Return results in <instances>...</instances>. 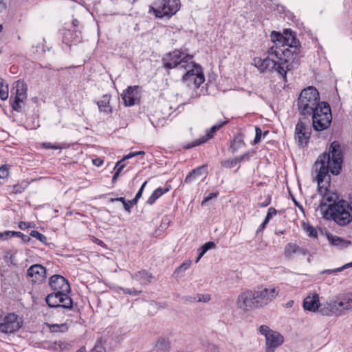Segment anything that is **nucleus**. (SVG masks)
Instances as JSON below:
<instances>
[{"instance_id":"473e14b6","label":"nucleus","mask_w":352,"mask_h":352,"mask_svg":"<svg viewBox=\"0 0 352 352\" xmlns=\"http://www.w3.org/2000/svg\"><path fill=\"white\" fill-rule=\"evenodd\" d=\"M8 98V85L5 84L4 80L0 77V98L6 100Z\"/></svg>"},{"instance_id":"c03bdc74","label":"nucleus","mask_w":352,"mask_h":352,"mask_svg":"<svg viewBox=\"0 0 352 352\" xmlns=\"http://www.w3.org/2000/svg\"><path fill=\"white\" fill-rule=\"evenodd\" d=\"M42 147L46 149H61L63 147L60 144H54L51 142H43Z\"/></svg>"},{"instance_id":"bf43d9fd","label":"nucleus","mask_w":352,"mask_h":352,"mask_svg":"<svg viewBox=\"0 0 352 352\" xmlns=\"http://www.w3.org/2000/svg\"><path fill=\"white\" fill-rule=\"evenodd\" d=\"M343 270V267H338L335 270H325L322 272V274H332L333 272H341Z\"/></svg>"},{"instance_id":"864d4df0","label":"nucleus","mask_w":352,"mask_h":352,"mask_svg":"<svg viewBox=\"0 0 352 352\" xmlns=\"http://www.w3.org/2000/svg\"><path fill=\"white\" fill-rule=\"evenodd\" d=\"M166 345L167 341L163 338L159 339L156 343V346L160 349H162L164 347H166Z\"/></svg>"},{"instance_id":"79ce46f5","label":"nucleus","mask_w":352,"mask_h":352,"mask_svg":"<svg viewBox=\"0 0 352 352\" xmlns=\"http://www.w3.org/2000/svg\"><path fill=\"white\" fill-rule=\"evenodd\" d=\"M199 169H193L192 170L186 177L185 182L186 183H191L192 181H194L196 178V172H198Z\"/></svg>"},{"instance_id":"dca6fc26","label":"nucleus","mask_w":352,"mask_h":352,"mask_svg":"<svg viewBox=\"0 0 352 352\" xmlns=\"http://www.w3.org/2000/svg\"><path fill=\"white\" fill-rule=\"evenodd\" d=\"M49 285L54 292H71L70 285L67 279L58 274L50 277Z\"/></svg>"},{"instance_id":"c9c22d12","label":"nucleus","mask_w":352,"mask_h":352,"mask_svg":"<svg viewBox=\"0 0 352 352\" xmlns=\"http://www.w3.org/2000/svg\"><path fill=\"white\" fill-rule=\"evenodd\" d=\"M32 237L36 238L44 244L47 243V238L36 230H32L30 233Z\"/></svg>"},{"instance_id":"423d86ee","label":"nucleus","mask_w":352,"mask_h":352,"mask_svg":"<svg viewBox=\"0 0 352 352\" xmlns=\"http://www.w3.org/2000/svg\"><path fill=\"white\" fill-rule=\"evenodd\" d=\"M155 6H150L149 11L153 12L157 18L167 17L170 19L180 8L179 0H157Z\"/></svg>"},{"instance_id":"cd10ccee","label":"nucleus","mask_w":352,"mask_h":352,"mask_svg":"<svg viewBox=\"0 0 352 352\" xmlns=\"http://www.w3.org/2000/svg\"><path fill=\"white\" fill-rule=\"evenodd\" d=\"M58 295L56 292H52L49 294L45 297L46 304L49 307L51 308H59V304H58Z\"/></svg>"},{"instance_id":"ea45409f","label":"nucleus","mask_w":352,"mask_h":352,"mask_svg":"<svg viewBox=\"0 0 352 352\" xmlns=\"http://www.w3.org/2000/svg\"><path fill=\"white\" fill-rule=\"evenodd\" d=\"M14 235H19L15 231H5L3 232H0V239L2 240H6L9 238L14 236Z\"/></svg>"},{"instance_id":"aec40b11","label":"nucleus","mask_w":352,"mask_h":352,"mask_svg":"<svg viewBox=\"0 0 352 352\" xmlns=\"http://www.w3.org/2000/svg\"><path fill=\"white\" fill-rule=\"evenodd\" d=\"M111 98L110 94H104L100 100L96 102L100 112H102L107 116L111 115L113 112L112 107L110 106Z\"/></svg>"},{"instance_id":"3c124183","label":"nucleus","mask_w":352,"mask_h":352,"mask_svg":"<svg viewBox=\"0 0 352 352\" xmlns=\"http://www.w3.org/2000/svg\"><path fill=\"white\" fill-rule=\"evenodd\" d=\"M218 194H219L218 192L210 193L209 195H208L206 197H205L204 198L203 201H201V205H204V204H206V202L209 201L212 198L217 197Z\"/></svg>"},{"instance_id":"ddd939ff","label":"nucleus","mask_w":352,"mask_h":352,"mask_svg":"<svg viewBox=\"0 0 352 352\" xmlns=\"http://www.w3.org/2000/svg\"><path fill=\"white\" fill-rule=\"evenodd\" d=\"M229 120L226 118H224L223 120H219L216 124L213 125L210 129L206 131V135L203 136L201 138L184 145V148L189 149L205 143L208 140L211 139L217 131H218L221 127L227 124Z\"/></svg>"},{"instance_id":"7ed1b4c3","label":"nucleus","mask_w":352,"mask_h":352,"mask_svg":"<svg viewBox=\"0 0 352 352\" xmlns=\"http://www.w3.org/2000/svg\"><path fill=\"white\" fill-rule=\"evenodd\" d=\"M291 50L281 49L276 45L271 46L268 51V56L265 58H254L255 66L261 72L268 69L278 72L287 81V72L293 69L294 66L289 63Z\"/></svg>"},{"instance_id":"2eb2a0df","label":"nucleus","mask_w":352,"mask_h":352,"mask_svg":"<svg viewBox=\"0 0 352 352\" xmlns=\"http://www.w3.org/2000/svg\"><path fill=\"white\" fill-rule=\"evenodd\" d=\"M311 135V129L309 125L300 120L295 129V137L300 146L307 145Z\"/></svg>"},{"instance_id":"4468645a","label":"nucleus","mask_w":352,"mask_h":352,"mask_svg":"<svg viewBox=\"0 0 352 352\" xmlns=\"http://www.w3.org/2000/svg\"><path fill=\"white\" fill-rule=\"evenodd\" d=\"M27 276L32 284H41L46 278V269L39 264L32 265L27 270Z\"/></svg>"},{"instance_id":"f257e3e1","label":"nucleus","mask_w":352,"mask_h":352,"mask_svg":"<svg viewBox=\"0 0 352 352\" xmlns=\"http://www.w3.org/2000/svg\"><path fill=\"white\" fill-rule=\"evenodd\" d=\"M342 164V153L339 143L336 141L331 143L329 153L320 155L314 163V168L318 173V191L322 196L319 205L321 210L330 211L333 206L342 200L336 192L329 190L331 183L329 172L335 175H338Z\"/></svg>"},{"instance_id":"a18cd8bd","label":"nucleus","mask_w":352,"mask_h":352,"mask_svg":"<svg viewBox=\"0 0 352 352\" xmlns=\"http://www.w3.org/2000/svg\"><path fill=\"white\" fill-rule=\"evenodd\" d=\"M251 153H254V151H248V152L245 153L242 155H240L239 157H236V159L237 160L238 163H241V162L244 160L249 161L250 160V155Z\"/></svg>"},{"instance_id":"72a5a7b5","label":"nucleus","mask_w":352,"mask_h":352,"mask_svg":"<svg viewBox=\"0 0 352 352\" xmlns=\"http://www.w3.org/2000/svg\"><path fill=\"white\" fill-rule=\"evenodd\" d=\"M48 327L50 331L54 333L65 332L68 329V327L65 323L48 324Z\"/></svg>"},{"instance_id":"6e6552de","label":"nucleus","mask_w":352,"mask_h":352,"mask_svg":"<svg viewBox=\"0 0 352 352\" xmlns=\"http://www.w3.org/2000/svg\"><path fill=\"white\" fill-rule=\"evenodd\" d=\"M189 64L190 67L186 69L187 72L183 76L182 80L188 86L194 85L195 88H199L205 81L203 68L192 60Z\"/></svg>"},{"instance_id":"6e6d98bb","label":"nucleus","mask_w":352,"mask_h":352,"mask_svg":"<svg viewBox=\"0 0 352 352\" xmlns=\"http://www.w3.org/2000/svg\"><path fill=\"white\" fill-rule=\"evenodd\" d=\"M123 206H124V208L126 212H127L128 213L131 212V208H132L133 206L131 204H130L129 201H126L125 203H124Z\"/></svg>"},{"instance_id":"49530a36","label":"nucleus","mask_w":352,"mask_h":352,"mask_svg":"<svg viewBox=\"0 0 352 352\" xmlns=\"http://www.w3.org/2000/svg\"><path fill=\"white\" fill-rule=\"evenodd\" d=\"M255 131H256V135H255V138L254 139V144L258 143L261 141V136L263 135L262 130L258 126H256L255 127Z\"/></svg>"},{"instance_id":"69168bd1","label":"nucleus","mask_w":352,"mask_h":352,"mask_svg":"<svg viewBox=\"0 0 352 352\" xmlns=\"http://www.w3.org/2000/svg\"><path fill=\"white\" fill-rule=\"evenodd\" d=\"M271 202V198L268 197L265 201L260 203L259 206L262 208L267 206Z\"/></svg>"},{"instance_id":"2f4dec72","label":"nucleus","mask_w":352,"mask_h":352,"mask_svg":"<svg viewBox=\"0 0 352 352\" xmlns=\"http://www.w3.org/2000/svg\"><path fill=\"white\" fill-rule=\"evenodd\" d=\"M215 248V243L212 241H208L203 245L200 248V253L199 254L195 262L197 263L201 259V258L205 254V253L212 249Z\"/></svg>"},{"instance_id":"603ef678","label":"nucleus","mask_w":352,"mask_h":352,"mask_svg":"<svg viewBox=\"0 0 352 352\" xmlns=\"http://www.w3.org/2000/svg\"><path fill=\"white\" fill-rule=\"evenodd\" d=\"M122 160H120L117 162L115 168H116V170L115 173H118V175H120L122 170L124 168L125 164L122 163Z\"/></svg>"},{"instance_id":"393cba45","label":"nucleus","mask_w":352,"mask_h":352,"mask_svg":"<svg viewBox=\"0 0 352 352\" xmlns=\"http://www.w3.org/2000/svg\"><path fill=\"white\" fill-rule=\"evenodd\" d=\"M171 187H170V185H168V186L165 187V188H158L157 189H155L153 192L152 194L151 195V196L148 197L146 203L148 204V205H153L155 201L156 200L160 198L161 196H162L164 194L166 193L167 192H168L170 190Z\"/></svg>"},{"instance_id":"4be33fe9","label":"nucleus","mask_w":352,"mask_h":352,"mask_svg":"<svg viewBox=\"0 0 352 352\" xmlns=\"http://www.w3.org/2000/svg\"><path fill=\"white\" fill-rule=\"evenodd\" d=\"M138 87L129 86L127 89L124 91L123 94H122V100H124V103L126 107H131L135 104V91Z\"/></svg>"},{"instance_id":"20e7f679","label":"nucleus","mask_w":352,"mask_h":352,"mask_svg":"<svg viewBox=\"0 0 352 352\" xmlns=\"http://www.w3.org/2000/svg\"><path fill=\"white\" fill-rule=\"evenodd\" d=\"M352 309V293L347 294L336 300H331L320 310L322 315L341 314L342 311Z\"/></svg>"},{"instance_id":"9b49d317","label":"nucleus","mask_w":352,"mask_h":352,"mask_svg":"<svg viewBox=\"0 0 352 352\" xmlns=\"http://www.w3.org/2000/svg\"><path fill=\"white\" fill-rule=\"evenodd\" d=\"M23 320L14 313L8 314L0 322V332L11 334L18 331L23 326Z\"/></svg>"},{"instance_id":"680f3d73","label":"nucleus","mask_w":352,"mask_h":352,"mask_svg":"<svg viewBox=\"0 0 352 352\" xmlns=\"http://www.w3.org/2000/svg\"><path fill=\"white\" fill-rule=\"evenodd\" d=\"M267 224H268L267 222H265V221H263V223L258 228V229L256 230V234H258L259 232H262L265 228V227L267 226Z\"/></svg>"},{"instance_id":"c756f323","label":"nucleus","mask_w":352,"mask_h":352,"mask_svg":"<svg viewBox=\"0 0 352 352\" xmlns=\"http://www.w3.org/2000/svg\"><path fill=\"white\" fill-rule=\"evenodd\" d=\"M107 338L101 336L98 338L90 352H106L104 344L107 342Z\"/></svg>"},{"instance_id":"a19ab883","label":"nucleus","mask_w":352,"mask_h":352,"mask_svg":"<svg viewBox=\"0 0 352 352\" xmlns=\"http://www.w3.org/2000/svg\"><path fill=\"white\" fill-rule=\"evenodd\" d=\"M122 292L125 294H129L133 296H136L140 295L142 293V291H138L134 288H122Z\"/></svg>"},{"instance_id":"f704fd0d","label":"nucleus","mask_w":352,"mask_h":352,"mask_svg":"<svg viewBox=\"0 0 352 352\" xmlns=\"http://www.w3.org/2000/svg\"><path fill=\"white\" fill-rule=\"evenodd\" d=\"M304 230L308 234L310 237L316 238L318 232L316 228L309 223H304L302 225Z\"/></svg>"},{"instance_id":"39448f33","label":"nucleus","mask_w":352,"mask_h":352,"mask_svg":"<svg viewBox=\"0 0 352 352\" xmlns=\"http://www.w3.org/2000/svg\"><path fill=\"white\" fill-rule=\"evenodd\" d=\"M182 55L183 53L179 50L167 53L162 59L163 67L166 69H171L177 67L184 69L190 68L189 63L193 58V56L187 54L182 58Z\"/></svg>"},{"instance_id":"412c9836","label":"nucleus","mask_w":352,"mask_h":352,"mask_svg":"<svg viewBox=\"0 0 352 352\" xmlns=\"http://www.w3.org/2000/svg\"><path fill=\"white\" fill-rule=\"evenodd\" d=\"M70 292H57L58 295V304H59V307L65 309H72L73 307V300L68 296V293Z\"/></svg>"},{"instance_id":"9d476101","label":"nucleus","mask_w":352,"mask_h":352,"mask_svg":"<svg viewBox=\"0 0 352 352\" xmlns=\"http://www.w3.org/2000/svg\"><path fill=\"white\" fill-rule=\"evenodd\" d=\"M253 290H254L258 309L270 304L276 298L280 292V289L278 287L263 288V286H258L256 289L254 288Z\"/></svg>"},{"instance_id":"4c0bfd02","label":"nucleus","mask_w":352,"mask_h":352,"mask_svg":"<svg viewBox=\"0 0 352 352\" xmlns=\"http://www.w3.org/2000/svg\"><path fill=\"white\" fill-rule=\"evenodd\" d=\"M221 164L222 166L226 167V168H233V167L236 166L237 164H239L236 157L232 160H227L222 161L221 162Z\"/></svg>"},{"instance_id":"774afa93","label":"nucleus","mask_w":352,"mask_h":352,"mask_svg":"<svg viewBox=\"0 0 352 352\" xmlns=\"http://www.w3.org/2000/svg\"><path fill=\"white\" fill-rule=\"evenodd\" d=\"M292 200H293V201H294V203L295 206H297V207H298V208L301 211H303V210H304V209H303L302 206L300 204H299V203H298V202L295 199V198H294V197H293V198H292Z\"/></svg>"},{"instance_id":"e2e57ef3","label":"nucleus","mask_w":352,"mask_h":352,"mask_svg":"<svg viewBox=\"0 0 352 352\" xmlns=\"http://www.w3.org/2000/svg\"><path fill=\"white\" fill-rule=\"evenodd\" d=\"M135 156H137V154H135V152H131L129 154H127L126 155H125L121 160H122V162H124L126 160L131 159Z\"/></svg>"},{"instance_id":"09e8293b","label":"nucleus","mask_w":352,"mask_h":352,"mask_svg":"<svg viewBox=\"0 0 352 352\" xmlns=\"http://www.w3.org/2000/svg\"><path fill=\"white\" fill-rule=\"evenodd\" d=\"M211 300V296L208 294H198V299L197 302H208Z\"/></svg>"},{"instance_id":"b1692460","label":"nucleus","mask_w":352,"mask_h":352,"mask_svg":"<svg viewBox=\"0 0 352 352\" xmlns=\"http://www.w3.org/2000/svg\"><path fill=\"white\" fill-rule=\"evenodd\" d=\"M244 146L243 135L238 133L234 135L233 140L230 141V149L232 153H234Z\"/></svg>"},{"instance_id":"4d7b16f0","label":"nucleus","mask_w":352,"mask_h":352,"mask_svg":"<svg viewBox=\"0 0 352 352\" xmlns=\"http://www.w3.org/2000/svg\"><path fill=\"white\" fill-rule=\"evenodd\" d=\"M17 234H19V235H14V236H18V237H21L22 239V240L25 242L26 241H30V237L27 236V235H25L23 234L22 232H16Z\"/></svg>"},{"instance_id":"338daca9","label":"nucleus","mask_w":352,"mask_h":352,"mask_svg":"<svg viewBox=\"0 0 352 352\" xmlns=\"http://www.w3.org/2000/svg\"><path fill=\"white\" fill-rule=\"evenodd\" d=\"M19 228L21 230H25V228H29V226H27V223H26V222H24V221H20V222L19 223Z\"/></svg>"},{"instance_id":"0eeeda50","label":"nucleus","mask_w":352,"mask_h":352,"mask_svg":"<svg viewBox=\"0 0 352 352\" xmlns=\"http://www.w3.org/2000/svg\"><path fill=\"white\" fill-rule=\"evenodd\" d=\"M332 219L339 226H344L352 221V207L344 200H341L330 210Z\"/></svg>"},{"instance_id":"1a4fd4ad","label":"nucleus","mask_w":352,"mask_h":352,"mask_svg":"<svg viewBox=\"0 0 352 352\" xmlns=\"http://www.w3.org/2000/svg\"><path fill=\"white\" fill-rule=\"evenodd\" d=\"M284 47L287 46L291 50L290 64L294 67L299 64L300 58V41L296 38L295 32L292 30L286 29L284 30Z\"/></svg>"},{"instance_id":"8fccbe9b","label":"nucleus","mask_w":352,"mask_h":352,"mask_svg":"<svg viewBox=\"0 0 352 352\" xmlns=\"http://www.w3.org/2000/svg\"><path fill=\"white\" fill-rule=\"evenodd\" d=\"M271 331L272 330L266 325H261L259 328L261 334L265 336V338H267V336L271 333Z\"/></svg>"},{"instance_id":"5fc2aeb1","label":"nucleus","mask_w":352,"mask_h":352,"mask_svg":"<svg viewBox=\"0 0 352 352\" xmlns=\"http://www.w3.org/2000/svg\"><path fill=\"white\" fill-rule=\"evenodd\" d=\"M206 168H207V166L206 165H203V166H200L197 168H196L195 169H199V171L198 172H196V176L197 177L198 176H200L203 174V172H204L205 173H206Z\"/></svg>"},{"instance_id":"58836bf2","label":"nucleus","mask_w":352,"mask_h":352,"mask_svg":"<svg viewBox=\"0 0 352 352\" xmlns=\"http://www.w3.org/2000/svg\"><path fill=\"white\" fill-rule=\"evenodd\" d=\"M191 263L192 262L190 260L184 261L181 265H179L175 270V273L179 274V273H180L182 272L186 271V270H188L190 267Z\"/></svg>"},{"instance_id":"de8ad7c7","label":"nucleus","mask_w":352,"mask_h":352,"mask_svg":"<svg viewBox=\"0 0 352 352\" xmlns=\"http://www.w3.org/2000/svg\"><path fill=\"white\" fill-rule=\"evenodd\" d=\"M277 211L276 210L273 208V207H270L268 210H267V215L264 219V221H265V222H267L269 223L270 220L271 219V218L275 215L276 214Z\"/></svg>"},{"instance_id":"c85d7f7f","label":"nucleus","mask_w":352,"mask_h":352,"mask_svg":"<svg viewBox=\"0 0 352 352\" xmlns=\"http://www.w3.org/2000/svg\"><path fill=\"white\" fill-rule=\"evenodd\" d=\"M16 97L22 99H25L27 97V85L23 82L19 80L16 82Z\"/></svg>"},{"instance_id":"bb28decb","label":"nucleus","mask_w":352,"mask_h":352,"mask_svg":"<svg viewBox=\"0 0 352 352\" xmlns=\"http://www.w3.org/2000/svg\"><path fill=\"white\" fill-rule=\"evenodd\" d=\"M30 182L28 180H23L21 182L17 183L13 186H10L12 188L10 193L12 194H20L22 193L29 186Z\"/></svg>"},{"instance_id":"6ab92c4d","label":"nucleus","mask_w":352,"mask_h":352,"mask_svg":"<svg viewBox=\"0 0 352 352\" xmlns=\"http://www.w3.org/2000/svg\"><path fill=\"white\" fill-rule=\"evenodd\" d=\"M131 278L140 282L142 285H146L151 283L153 278V274L146 270H142L135 274H130Z\"/></svg>"},{"instance_id":"f03ea898","label":"nucleus","mask_w":352,"mask_h":352,"mask_svg":"<svg viewBox=\"0 0 352 352\" xmlns=\"http://www.w3.org/2000/svg\"><path fill=\"white\" fill-rule=\"evenodd\" d=\"M298 110L300 114L312 116L313 127L317 131L329 128L332 121L330 105L320 101V94L314 86L303 89L298 98Z\"/></svg>"},{"instance_id":"f3484780","label":"nucleus","mask_w":352,"mask_h":352,"mask_svg":"<svg viewBox=\"0 0 352 352\" xmlns=\"http://www.w3.org/2000/svg\"><path fill=\"white\" fill-rule=\"evenodd\" d=\"M265 340V352H274L275 349L283 343L284 338L278 332L271 331V333L267 336Z\"/></svg>"},{"instance_id":"5701e85b","label":"nucleus","mask_w":352,"mask_h":352,"mask_svg":"<svg viewBox=\"0 0 352 352\" xmlns=\"http://www.w3.org/2000/svg\"><path fill=\"white\" fill-rule=\"evenodd\" d=\"M327 239L331 245L337 246L340 248H346L351 244L350 241L345 240L340 236H335L331 234H327Z\"/></svg>"},{"instance_id":"f8f14e48","label":"nucleus","mask_w":352,"mask_h":352,"mask_svg":"<svg viewBox=\"0 0 352 352\" xmlns=\"http://www.w3.org/2000/svg\"><path fill=\"white\" fill-rule=\"evenodd\" d=\"M236 306L245 312L258 309L254 290L246 289L241 292L237 297Z\"/></svg>"},{"instance_id":"a211bd4d","label":"nucleus","mask_w":352,"mask_h":352,"mask_svg":"<svg viewBox=\"0 0 352 352\" xmlns=\"http://www.w3.org/2000/svg\"><path fill=\"white\" fill-rule=\"evenodd\" d=\"M303 307L305 310L309 311H316L322 309L319 302V296L317 294H314L312 296H307L303 300ZM324 306L322 307V308Z\"/></svg>"},{"instance_id":"13d9d810","label":"nucleus","mask_w":352,"mask_h":352,"mask_svg":"<svg viewBox=\"0 0 352 352\" xmlns=\"http://www.w3.org/2000/svg\"><path fill=\"white\" fill-rule=\"evenodd\" d=\"M309 253L308 250L305 248H300L298 245L297 253L305 256Z\"/></svg>"},{"instance_id":"0e129e2a","label":"nucleus","mask_w":352,"mask_h":352,"mask_svg":"<svg viewBox=\"0 0 352 352\" xmlns=\"http://www.w3.org/2000/svg\"><path fill=\"white\" fill-rule=\"evenodd\" d=\"M103 162L104 161L101 158H96L93 160V164L96 166H100Z\"/></svg>"},{"instance_id":"a878e982","label":"nucleus","mask_w":352,"mask_h":352,"mask_svg":"<svg viewBox=\"0 0 352 352\" xmlns=\"http://www.w3.org/2000/svg\"><path fill=\"white\" fill-rule=\"evenodd\" d=\"M271 40L274 43L273 45H276L277 47H280L281 49L284 47V33L281 34L279 32L272 31L271 32Z\"/></svg>"},{"instance_id":"37998d69","label":"nucleus","mask_w":352,"mask_h":352,"mask_svg":"<svg viewBox=\"0 0 352 352\" xmlns=\"http://www.w3.org/2000/svg\"><path fill=\"white\" fill-rule=\"evenodd\" d=\"M9 175V168L7 165L0 166V178L6 179Z\"/></svg>"},{"instance_id":"7c9ffc66","label":"nucleus","mask_w":352,"mask_h":352,"mask_svg":"<svg viewBox=\"0 0 352 352\" xmlns=\"http://www.w3.org/2000/svg\"><path fill=\"white\" fill-rule=\"evenodd\" d=\"M298 245L296 243H287L284 250V254L286 258H291V256L297 253Z\"/></svg>"},{"instance_id":"052dcab7","label":"nucleus","mask_w":352,"mask_h":352,"mask_svg":"<svg viewBox=\"0 0 352 352\" xmlns=\"http://www.w3.org/2000/svg\"><path fill=\"white\" fill-rule=\"evenodd\" d=\"M109 201L110 202L120 201L121 203H122V204H124V203H125L126 201V200L124 197H117V198H111L109 199Z\"/></svg>"},{"instance_id":"e433bc0d","label":"nucleus","mask_w":352,"mask_h":352,"mask_svg":"<svg viewBox=\"0 0 352 352\" xmlns=\"http://www.w3.org/2000/svg\"><path fill=\"white\" fill-rule=\"evenodd\" d=\"M23 100L24 99H22L21 98L15 96L14 100L13 102L12 103V109L16 111H18V112L21 111V104L23 102Z\"/></svg>"}]
</instances>
